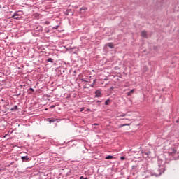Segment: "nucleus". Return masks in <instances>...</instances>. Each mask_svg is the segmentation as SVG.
<instances>
[{
	"label": "nucleus",
	"mask_w": 179,
	"mask_h": 179,
	"mask_svg": "<svg viewBox=\"0 0 179 179\" xmlns=\"http://www.w3.org/2000/svg\"><path fill=\"white\" fill-rule=\"evenodd\" d=\"M164 166H162V165H159V174L155 173V172H152L151 173V176H155V177H159V176H162V173H164Z\"/></svg>",
	"instance_id": "f257e3e1"
},
{
	"label": "nucleus",
	"mask_w": 179,
	"mask_h": 179,
	"mask_svg": "<svg viewBox=\"0 0 179 179\" xmlns=\"http://www.w3.org/2000/svg\"><path fill=\"white\" fill-rule=\"evenodd\" d=\"M179 152L177 148H171L169 151V156H178Z\"/></svg>",
	"instance_id": "f03ea898"
},
{
	"label": "nucleus",
	"mask_w": 179,
	"mask_h": 179,
	"mask_svg": "<svg viewBox=\"0 0 179 179\" xmlns=\"http://www.w3.org/2000/svg\"><path fill=\"white\" fill-rule=\"evenodd\" d=\"M127 114L123 113H118L116 114L117 118H121L122 117H126Z\"/></svg>",
	"instance_id": "7ed1b4c3"
},
{
	"label": "nucleus",
	"mask_w": 179,
	"mask_h": 179,
	"mask_svg": "<svg viewBox=\"0 0 179 179\" xmlns=\"http://www.w3.org/2000/svg\"><path fill=\"white\" fill-rule=\"evenodd\" d=\"M21 160H22V162H29L30 160V158L27 155L22 156V157H21Z\"/></svg>",
	"instance_id": "20e7f679"
},
{
	"label": "nucleus",
	"mask_w": 179,
	"mask_h": 179,
	"mask_svg": "<svg viewBox=\"0 0 179 179\" xmlns=\"http://www.w3.org/2000/svg\"><path fill=\"white\" fill-rule=\"evenodd\" d=\"M101 96V91L97 90L95 91V97H100Z\"/></svg>",
	"instance_id": "39448f33"
},
{
	"label": "nucleus",
	"mask_w": 179,
	"mask_h": 179,
	"mask_svg": "<svg viewBox=\"0 0 179 179\" xmlns=\"http://www.w3.org/2000/svg\"><path fill=\"white\" fill-rule=\"evenodd\" d=\"M106 160H113L114 159V157L112 155H108L105 157Z\"/></svg>",
	"instance_id": "423d86ee"
},
{
	"label": "nucleus",
	"mask_w": 179,
	"mask_h": 179,
	"mask_svg": "<svg viewBox=\"0 0 179 179\" xmlns=\"http://www.w3.org/2000/svg\"><path fill=\"white\" fill-rule=\"evenodd\" d=\"M20 16V15H19V14L15 13L14 15H12V17H13V19H19Z\"/></svg>",
	"instance_id": "0eeeda50"
},
{
	"label": "nucleus",
	"mask_w": 179,
	"mask_h": 179,
	"mask_svg": "<svg viewBox=\"0 0 179 179\" xmlns=\"http://www.w3.org/2000/svg\"><path fill=\"white\" fill-rule=\"evenodd\" d=\"M141 36H142V37H148V34H147L146 31H141Z\"/></svg>",
	"instance_id": "6e6552de"
},
{
	"label": "nucleus",
	"mask_w": 179,
	"mask_h": 179,
	"mask_svg": "<svg viewBox=\"0 0 179 179\" xmlns=\"http://www.w3.org/2000/svg\"><path fill=\"white\" fill-rule=\"evenodd\" d=\"M107 47H109V48H114V44H113L112 43H109L108 44L106 45Z\"/></svg>",
	"instance_id": "1a4fd4ad"
},
{
	"label": "nucleus",
	"mask_w": 179,
	"mask_h": 179,
	"mask_svg": "<svg viewBox=\"0 0 179 179\" xmlns=\"http://www.w3.org/2000/svg\"><path fill=\"white\" fill-rule=\"evenodd\" d=\"M134 92H135V90H131L130 92L127 93V96H131V94L134 93Z\"/></svg>",
	"instance_id": "9d476101"
},
{
	"label": "nucleus",
	"mask_w": 179,
	"mask_h": 179,
	"mask_svg": "<svg viewBox=\"0 0 179 179\" xmlns=\"http://www.w3.org/2000/svg\"><path fill=\"white\" fill-rule=\"evenodd\" d=\"M16 110H17V106L16 105L11 108V111H16Z\"/></svg>",
	"instance_id": "9b49d317"
},
{
	"label": "nucleus",
	"mask_w": 179,
	"mask_h": 179,
	"mask_svg": "<svg viewBox=\"0 0 179 179\" xmlns=\"http://www.w3.org/2000/svg\"><path fill=\"white\" fill-rule=\"evenodd\" d=\"M47 62H51V63L52 64V63L54 62V59H52V58H49V59H48Z\"/></svg>",
	"instance_id": "f8f14e48"
},
{
	"label": "nucleus",
	"mask_w": 179,
	"mask_h": 179,
	"mask_svg": "<svg viewBox=\"0 0 179 179\" xmlns=\"http://www.w3.org/2000/svg\"><path fill=\"white\" fill-rule=\"evenodd\" d=\"M108 104H110V99H107V100L105 101V106H108Z\"/></svg>",
	"instance_id": "ddd939ff"
},
{
	"label": "nucleus",
	"mask_w": 179,
	"mask_h": 179,
	"mask_svg": "<svg viewBox=\"0 0 179 179\" xmlns=\"http://www.w3.org/2000/svg\"><path fill=\"white\" fill-rule=\"evenodd\" d=\"M95 83H96V80H94L93 83L91 85V87H93Z\"/></svg>",
	"instance_id": "4468645a"
},
{
	"label": "nucleus",
	"mask_w": 179,
	"mask_h": 179,
	"mask_svg": "<svg viewBox=\"0 0 179 179\" xmlns=\"http://www.w3.org/2000/svg\"><path fill=\"white\" fill-rule=\"evenodd\" d=\"M128 125H129V124H120V127H127V126H128Z\"/></svg>",
	"instance_id": "2eb2a0df"
},
{
	"label": "nucleus",
	"mask_w": 179,
	"mask_h": 179,
	"mask_svg": "<svg viewBox=\"0 0 179 179\" xmlns=\"http://www.w3.org/2000/svg\"><path fill=\"white\" fill-rule=\"evenodd\" d=\"M120 160H125V157H120Z\"/></svg>",
	"instance_id": "dca6fc26"
},
{
	"label": "nucleus",
	"mask_w": 179,
	"mask_h": 179,
	"mask_svg": "<svg viewBox=\"0 0 179 179\" xmlns=\"http://www.w3.org/2000/svg\"><path fill=\"white\" fill-rule=\"evenodd\" d=\"M49 122H55V120H50V121H49Z\"/></svg>",
	"instance_id": "f3484780"
},
{
	"label": "nucleus",
	"mask_w": 179,
	"mask_h": 179,
	"mask_svg": "<svg viewBox=\"0 0 179 179\" xmlns=\"http://www.w3.org/2000/svg\"><path fill=\"white\" fill-rule=\"evenodd\" d=\"M80 179H87V178H85V177H83V176H80Z\"/></svg>",
	"instance_id": "a211bd4d"
},
{
	"label": "nucleus",
	"mask_w": 179,
	"mask_h": 179,
	"mask_svg": "<svg viewBox=\"0 0 179 179\" xmlns=\"http://www.w3.org/2000/svg\"><path fill=\"white\" fill-rule=\"evenodd\" d=\"M58 27H59V26L57 25V26L54 27L53 29H58Z\"/></svg>",
	"instance_id": "6ab92c4d"
},
{
	"label": "nucleus",
	"mask_w": 179,
	"mask_h": 179,
	"mask_svg": "<svg viewBox=\"0 0 179 179\" xmlns=\"http://www.w3.org/2000/svg\"><path fill=\"white\" fill-rule=\"evenodd\" d=\"M30 90H31V92H34V89L33 88H30Z\"/></svg>",
	"instance_id": "aec40b11"
},
{
	"label": "nucleus",
	"mask_w": 179,
	"mask_h": 179,
	"mask_svg": "<svg viewBox=\"0 0 179 179\" xmlns=\"http://www.w3.org/2000/svg\"><path fill=\"white\" fill-rule=\"evenodd\" d=\"M94 125H97V124L95 123V124H94Z\"/></svg>",
	"instance_id": "412c9836"
},
{
	"label": "nucleus",
	"mask_w": 179,
	"mask_h": 179,
	"mask_svg": "<svg viewBox=\"0 0 179 179\" xmlns=\"http://www.w3.org/2000/svg\"><path fill=\"white\" fill-rule=\"evenodd\" d=\"M51 1H54V0H51Z\"/></svg>",
	"instance_id": "4be33fe9"
}]
</instances>
